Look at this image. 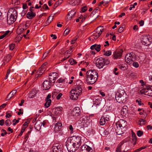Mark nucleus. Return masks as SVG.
I'll return each mask as SVG.
<instances>
[{
  "label": "nucleus",
  "instance_id": "22",
  "mask_svg": "<svg viewBox=\"0 0 152 152\" xmlns=\"http://www.w3.org/2000/svg\"><path fill=\"white\" fill-rule=\"evenodd\" d=\"M101 47V45L100 44L97 45L96 44H95L93 45H92L91 47V50L95 49L97 52H99L100 50V48Z\"/></svg>",
  "mask_w": 152,
  "mask_h": 152
},
{
  "label": "nucleus",
  "instance_id": "16",
  "mask_svg": "<svg viewBox=\"0 0 152 152\" xmlns=\"http://www.w3.org/2000/svg\"><path fill=\"white\" fill-rule=\"evenodd\" d=\"M35 15V8L33 7H31L29 9V19L33 18Z\"/></svg>",
  "mask_w": 152,
  "mask_h": 152
},
{
  "label": "nucleus",
  "instance_id": "42",
  "mask_svg": "<svg viewBox=\"0 0 152 152\" xmlns=\"http://www.w3.org/2000/svg\"><path fill=\"white\" fill-rule=\"evenodd\" d=\"M148 96H152V86H148Z\"/></svg>",
  "mask_w": 152,
  "mask_h": 152
},
{
  "label": "nucleus",
  "instance_id": "17",
  "mask_svg": "<svg viewBox=\"0 0 152 152\" xmlns=\"http://www.w3.org/2000/svg\"><path fill=\"white\" fill-rule=\"evenodd\" d=\"M28 132L26 134L25 136V140H24L23 145L24 147H25L24 149L25 150H27V149H28V141H27L28 140Z\"/></svg>",
  "mask_w": 152,
  "mask_h": 152
},
{
  "label": "nucleus",
  "instance_id": "56",
  "mask_svg": "<svg viewBox=\"0 0 152 152\" xmlns=\"http://www.w3.org/2000/svg\"><path fill=\"white\" fill-rule=\"evenodd\" d=\"M62 2V0H58L57 1L55 4V6L56 7L59 5L61 4Z\"/></svg>",
  "mask_w": 152,
  "mask_h": 152
},
{
  "label": "nucleus",
  "instance_id": "47",
  "mask_svg": "<svg viewBox=\"0 0 152 152\" xmlns=\"http://www.w3.org/2000/svg\"><path fill=\"white\" fill-rule=\"evenodd\" d=\"M117 129H118V130H120L122 129V128H124L125 126H123L122 124L121 123H119L117 124Z\"/></svg>",
  "mask_w": 152,
  "mask_h": 152
},
{
  "label": "nucleus",
  "instance_id": "31",
  "mask_svg": "<svg viewBox=\"0 0 152 152\" xmlns=\"http://www.w3.org/2000/svg\"><path fill=\"white\" fill-rule=\"evenodd\" d=\"M28 6L27 4L25 3L23 4V8L24 10L23 11L22 14H25L27 12Z\"/></svg>",
  "mask_w": 152,
  "mask_h": 152
},
{
  "label": "nucleus",
  "instance_id": "48",
  "mask_svg": "<svg viewBox=\"0 0 152 152\" xmlns=\"http://www.w3.org/2000/svg\"><path fill=\"white\" fill-rule=\"evenodd\" d=\"M146 121L145 120L143 119H141L139 121V124L140 126H142L145 124Z\"/></svg>",
  "mask_w": 152,
  "mask_h": 152
},
{
  "label": "nucleus",
  "instance_id": "2",
  "mask_svg": "<svg viewBox=\"0 0 152 152\" xmlns=\"http://www.w3.org/2000/svg\"><path fill=\"white\" fill-rule=\"evenodd\" d=\"M98 77V73L94 69H91L86 72V80L87 83L93 84L96 81Z\"/></svg>",
  "mask_w": 152,
  "mask_h": 152
},
{
  "label": "nucleus",
  "instance_id": "24",
  "mask_svg": "<svg viewBox=\"0 0 152 152\" xmlns=\"http://www.w3.org/2000/svg\"><path fill=\"white\" fill-rule=\"evenodd\" d=\"M123 51L122 50L116 51L114 54V57L115 58H117L121 56Z\"/></svg>",
  "mask_w": 152,
  "mask_h": 152
},
{
  "label": "nucleus",
  "instance_id": "38",
  "mask_svg": "<svg viewBox=\"0 0 152 152\" xmlns=\"http://www.w3.org/2000/svg\"><path fill=\"white\" fill-rule=\"evenodd\" d=\"M54 15H50L46 21V24L47 25L49 24L50 22L52 21Z\"/></svg>",
  "mask_w": 152,
  "mask_h": 152
},
{
  "label": "nucleus",
  "instance_id": "10",
  "mask_svg": "<svg viewBox=\"0 0 152 152\" xmlns=\"http://www.w3.org/2000/svg\"><path fill=\"white\" fill-rule=\"evenodd\" d=\"M53 152H62L63 145L58 144H56L52 148Z\"/></svg>",
  "mask_w": 152,
  "mask_h": 152
},
{
  "label": "nucleus",
  "instance_id": "6",
  "mask_svg": "<svg viewBox=\"0 0 152 152\" xmlns=\"http://www.w3.org/2000/svg\"><path fill=\"white\" fill-rule=\"evenodd\" d=\"M103 30V26H99L96 29V31L93 33L91 36L90 38L94 40L98 38L101 34Z\"/></svg>",
  "mask_w": 152,
  "mask_h": 152
},
{
  "label": "nucleus",
  "instance_id": "63",
  "mask_svg": "<svg viewBox=\"0 0 152 152\" xmlns=\"http://www.w3.org/2000/svg\"><path fill=\"white\" fill-rule=\"evenodd\" d=\"M62 95V94L61 93H59L57 95V96L56 97V98L57 100L59 99L61 97V96Z\"/></svg>",
  "mask_w": 152,
  "mask_h": 152
},
{
  "label": "nucleus",
  "instance_id": "34",
  "mask_svg": "<svg viewBox=\"0 0 152 152\" xmlns=\"http://www.w3.org/2000/svg\"><path fill=\"white\" fill-rule=\"evenodd\" d=\"M115 98L116 101L119 103H121V102H124L126 101V99H125V101H124V100L121 98L119 96V97L118 96V95H117V94H115Z\"/></svg>",
  "mask_w": 152,
  "mask_h": 152
},
{
  "label": "nucleus",
  "instance_id": "44",
  "mask_svg": "<svg viewBox=\"0 0 152 152\" xmlns=\"http://www.w3.org/2000/svg\"><path fill=\"white\" fill-rule=\"evenodd\" d=\"M69 61L71 65H74L77 64V62L73 58L69 59Z\"/></svg>",
  "mask_w": 152,
  "mask_h": 152
},
{
  "label": "nucleus",
  "instance_id": "64",
  "mask_svg": "<svg viewBox=\"0 0 152 152\" xmlns=\"http://www.w3.org/2000/svg\"><path fill=\"white\" fill-rule=\"evenodd\" d=\"M12 114L10 113H8V112H6V117L7 118H9L12 116Z\"/></svg>",
  "mask_w": 152,
  "mask_h": 152
},
{
  "label": "nucleus",
  "instance_id": "40",
  "mask_svg": "<svg viewBox=\"0 0 152 152\" xmlns=\"http://www.w3.org/2000/svg\"><path fill=\"white\" fill-rule=\"evenodd\" d=\"M106 122L105 120V119L104 118V117H102L99 121V124L101 125H104Z\"/></svg>",
  "mask_w": 152,
  "mask_h": 152
},
{
  "label": "nucleus",
  "instance_id": "51",
  "mask_svg": "<svg viewBox=\"0 0 152 152\" xmlns=\"http://www.w3.org/2000/svg\"><path fill=\"white\" fill-rule=\"evenodd\" d=\"M111 54V52L110 50H108L105 52L104 55L106 56H109Z\"/></svg>",
  "mask_w": 152,
  "mask_h": 152
},
{
  "label": "nucleus",
  "instance_id": "14",
  "mask_svg": "<svg viewBox=\"0 0 152 152\" xmlns=\"http://www.w3.org/2000/svg\"><path fill=\"white\" fill-rule=\"evenodd\" d=\"M42 87L44 90L49 89L51 87V82L47 80L44 81L42 84Z\"/></svg>",
  "mask_w": 152,
  "mask_h": 152
},
{
  "label": "nucleus",
  "instance_id": "25",
  "mask_svg": "<svg viewBox=\"0 0 152 152\" xmlns=\"http://www.w3.org/2000/svg\"><path fill=\"white\" fill-rule=\"evenodd\" d=\"M62 124L59 123L58 122L56 123L55 125L54 130L56 132L59 131L61 129Z\"/></svg>",
  "mask_w": 152,
  "mask_h": 152
},
{
  "label": "nucleus",
  "instance_id": "35",
  "mask_svg": "<svg viewBox=\"0 0 152 152\" xmlns=\"http://www.w3.org/2000/svg\"><path fill=\"white\" fill-rule=\"evenodd\" d=\"M119 68L122 70H126L127 68V66L126 64H120L119 65Z\"/></svg>",
  "mask_w": 152,
  "mask_h": 152
},
{
  "label": "nucleus",
  "instance_id": "37",
  "mask_svg": "<svg viewBox=\"0 0 152 152\" xmlns=\"http://www.w3.org/2000/svg\"><path fill=\"white\" fill-rule=\"evenodd\" d=\"M48 79H49V80L48 81L52 83H54L55 82V80L56 78H54V77L50 74H49V75L48 76Z\"/></svg>",
  "mask_w": 152,
  "mask_h": 152
},
{
  "label": "nucleus",
  "instance_id": "21",
  "mask_svg": "<svg viewBox=\"0 0 152 152\" xmlns=\"http://www.w3.org/2000/svg\"><path fill=\"white\" fill-rule=\"evenodd\" d=\"M116 94H117V95L119 97V96L124 100L126 98V94L124 91H121L120 92H118Z\"/></svg>",
  "mask_w": 152,
  "mask_h": 152
},
{
  "label": "nucleus",
  "instance_id": "59",
  "mask_svg": "<svg viewBox=\"0 0 152 152\" xmlns=\"http://www.w3.org/2000/svg\"><path fill=\"white\" fill-rule=\"evenodd\" d=\"M132 65L135 68H137L139 67V64L137 62H133Z\"/></svg>",
  "mask_w": 152,
  "mask_h": 152
},
{
  "label": "nucleus",
  "instance_id": "39",
  "mask_svg": "<svg viewBox=\"0 0 152 152\" xmlns=\"http://www.w3.org/2000/svg\"><path fill=\"white\" fill-rule=\"evenodd\" d=\"M46 102L45 103L44 106L45 108H48L50 106L51 101V99H48V100H46Z\"/></svg>",
  "mask_w": 152,
  "mask_h": 152
},
{
  "label": "nucleus",
  "instance_id": "27",
  "mask_svg": "<svg viewBox=\"0 0 152 152\" xmlns=\"http://www.w3.org/2000/svg\"><path fill=\"white\" fill-rule=\"evenodd\" d=\"M42 123L40 121H37L34 125L35 129L37 130L40 129L42 127Z\"/></svg>",
  "mask_w": 152,
  "mask_h": 152
},
{
  "label": "nucleus",
  "instance_id": "3",
  "mask_svg": "<svg viewBox=\"0 0 152 152\" xmlns=\"http://www.w3.org/2000/svg\"><path fill=\"white\" fill-rule=\"evenodd\" d=\"M17 17V11L14 8H11L10 9L7 13V23L9 24H12L16 20Z\"/></svg>",
  "mask_w": 152,
  "mask_h": 152
},
{
  "label": "nucleus",
  "instance_id": "28",
  "mask_svg": "<svg viewBox=\"0 0 152 152\" xmlns=\"http://www.w3.org/2000/svg\"><path fill=\"white\" fill-rule=\"evenodd\" d=\"M68 130L70 133L73 134L75 133V129L74 126L72 125H70L68 128Z\"/></svg>",
  "mask_w": 152,
  "mask_h": 152
},
{
  "label": "nucleus",
  "instance_id": "60",
  "mask_svg": "<svg viewBox=\"0 0 152 152\" xmlns=\"http://www.w3.org/2000/svg\"><path fill=\"white\" fill-rule=\"evenodd\" d=\"M116 130V132H117V134L118 135H121L124 133V132H123L122 131L120 132V130H118V129H117Z\"/></svg>",
  "mask_w": 152,
  "mask_h": 152
},
{
  "label": "nucleus",
  "instance_id": "13",
  "mask_svg": "<svg viewBox=\"0 0 152 152\" xmlns=\"http://www.w3.org/2000/svg\"><path fill=\"white\" fill-rule=\"evenodd\" d=\"M80 152H93L92 149L89 146L84 145L81 147Z\"/></svg>",
  "mask_w": 152,
  "mask_h": 152
},
{
  "label": "nucleus",
  "instance_id": "23",
  "mask_svg": "<svg viewBox=\"0 0 152 152\" xmlns=\"http://www.w3.org/2000/svg\"><path fill=\"white\" fill-rule=\"evenodd\" d=\"M16 92V90H14L11 91L7 95L6 98V100H8L10 99L15 95Z\"/></svg>",
  "mask_w": 152,
  "mask_h": 152
},
{
  "label": "nucleus",
  "instance_id": "52",
  "mask_svg": "<svg viewBox=\"0 0 152 152\" xmlns=\"http://www.w3.org/2000/svg\"><path fill=\"white\" fill-rule=\"evenodd\" d=\"M50 74V75H52L54 77V78H55L56 79L57 78L58 76V73L56 72L51 73Z\"/></svg>",
  "mask_w": 152,
  "mask_h": 152
},
{
  "label": "nucleus",
  "instance_id": "41",
  "mask_svg": "<svg viewBox=\"0 0 152 152\" xmlns=\"http://www.w3.org/2000/svg\"><path fill=\"white\" fill-rule=\"evenodd\" d=\"M25 31L23 28L19 27L18 28L17 32L18 34H20L22 33H24Z\"/></svg>",
  "mask_w": 152,
  "mask_h": 152
},
{
  "label": "nucleus",
  "instance_id": "45",
  "mask_svg": "<svg viewBox=\"0 0 152 152\" xmlns=\"http://www.w3.org/2000/svg\"><path fill=\"white\" fill-rule=\"evenodd\" d=\"M23 37V35L21 36L20 34H19L16 37L15 39V41L16 42H19L20 40Z\"/></svg>",
  "mask_w": 152,
  "mask_h": 152
},
{
  "label": "nucleus",
  "instance_id": "32",
  "mask_svg": "<svg viewBox=\"0 0 152 152\" xmlns=\"http://www.w3.org/2000/svg\"><path fill=\"white\" fill-rule=\"evenodd\" d=\"M80 2V0H73L69 2L70 4L72 6L78 5Z\"/></svg>",
  "mask_w": 152,
  "mask_h": 152
},
{
  "label": "nucleus",
  "instance_id": "12",
  "mask_svg": "<svg viewBox=\"0 0 152 152\" xmlns=\"http://www.w3.org/2000/svg\"><path fill=\"white\" fill-rule=\"evenodd\" d=\"M80 114V110L78 107L74 108L71 112V115L75 117H77Z\"/></svg>",
  "mask_w": 152,
  "mask_h": 152
},
{
  "label": "nucleus",
  "instance_id": "8",
  "mask_svg": "<svg viewBox=\"0 0 152 152\" xmlns=\"http://www.w3.org/2000/svg\"><path fill=\"white\" fill-rule=\"evenodd\" d=\"M141 41L143 45L147 46L151 44V39L147 36L144 35L141 37Z\"/></svg>",
  "mask_w": 152,
  "mask_h": 152
},
{
  "label": "nucleus",
  "instance_id": "57",
  "mask_svg": "<svg viewBox=\"0 0 152 152\" xmlns=\"http://www.w3.org/2000/svg\"><path fill=\"white\" fill-rule=\"evenodd\" d=\"M15 47V44H11L9 45L10 50H13Z\"/></svg>",
  "mask_w": 152,
  "mask_h": 152
},
{
  "label": "nucleus",
  "instance_id": "50",
  "mask_svg": "<svg viewBox=\"0 0 152 152\" xmlns=\"http://www.w3.org/2000/svg\"><path fill=\"white\" fill-rule=\"evenodd\" d=\"M28 121H26L25 122L23 125L22 128L25 130L26 128L28 126Z\"/></svg>",
  "mask_w": 152,
  "mask_h": 152
},
{
  "label": "nucleus",
  "instance_id": "1",
  "mask_svg": "<svg viewBox=\"0 0 152 152\" xmlns=\"http://www.w3.org/2000/svg\"><path fill=\"white\" fill-rule=\"evenodd\" d=\"M81 137L73 136L68 138L66 142V146L69 152H75L79 148L81 144Z\"/></svg>",
  "mask_w": 152,
  "mask_h": 152
},
{
  "label": "nucleus",
  "instance_id": "4",
  "mask_svg": "<svg viewBox=\"0 0 152 152\" xmlns=\"http://www.w3.org/2000/svg\"><path fill=\"white\" fill-rule=\"evenodd\" d=\"M109 61L107 59L100 57L98 58L96 61V66L99 69H102L103 66L108 64Z\"/></svg>",
  "mask_w": 152,
  "mask_h": 152
},
{
  "label": "nucleus",
  "instance_id": "46",
  "mask_svg": "<svg viewBox=\"0 0 152 152\" xmlns=\"http://www.w3.org/2000/svg\"><path fill=\"white\" fill-rule=\"evenodd\" d=\"M140 83L141 84V86H142V88H145V87H147L146 85L145 82H144L143 80H140Z\"/></svg>",
  "mask_w": 152,
  "mask_h": 152
},
{
  "label": "nucleus",
  "instance_id": "29",
  "mask_svg": "<svg viewBox=\"0 0 152 152\" xmlns=\"http://www.w3.org/2000/svg\"><path fill=\"white\" fill-rule=\"evenodd\" d=\"M11 56L10 55H7L4 57L3 61L5 65V63H7L11 59Z\"/></svg>",
  "mask_w": 152,
  "mask_h": 152
},
{
  "label": "nucleus",
  "instance_id": "49",
  "mask_svg": "<svg viewBox=\"0 0 152 152\" xmlns=\"http://www.w3.org/2000/svg\"><path fill=\"white\" fill-rule=\"evenodd\" d=\"M76 12V11L75 10H73L69 11L68 13V14H70L72 17H73L75 15Z\"/></svg>",
  "mask_w": 152,
  "mask_h": 152
},
{
  "label": "nucleus",
  "instance_id": "19",
  "mask_svg": "<svg viewBox=\"0 0 152 152\" xmlns=\"http://www.w3.org/2000/svg\"><path fill=\"white\" fill-rule=\"evenodd\" d=\"M80 122H81L80 123L81 125L83 126V127H86L88 126V123L85 117L81 118L80 119Z\"/></svg>",
  "mask_w": 152,
  "mask_h": 152
},
{
  "label": "nucleus",
  "instance_id": "61",
  "mask_svg": "<svg viewBox=\"0 0 152 152\" xmlns=\"http://www.w3.org/2000/svg\"><path fill=\"white\" fill-rule=\"evenodd\" d=\"M69 31L70 30L69 29L66 28L64 31V36H65L69 34Z\"/></svg>",
  "mask_w": 152,
  "mask_h": 152
},
{
  "label": "nucleus",
  "instance_id": "20",
  "mask_svg": "<svg viewBox=\"0 0 152 152\" xmlns=\"http://www.w3.org/2000/svg\"><path fill=\"white\" fill-rule=\"evenodd\" d=\"M127 145L126 142H121L117 148L116 151L118 152H121V150L122 149L124 148V146Z\"/></svg>",
  "mask_w": 152,
  "mask_h": 152
},
{
  "label": "nucleus",
  "instance_id": "30",
  "mask_svg": "<svg viewBox=\"0 0 152 152\" xmlns=\"http://www.w3.org/2000/svg\"><path fill=\"white\" fill-rule=\"evenodd\" d=\"M148 86H147L145 88H142L141 91V92L142 94L148 96Z\"/></svg>",
  "mask_w": 152,
  "mask_h": 152
},
{
  "label": "nucleus",
  "instance_id": "9",
  "mask_svg": "<svg viewBox=\"0 0 152 152\" xmlns=\"http://www.w3.org/2000/svg\"><path fill=\"white\" fill-rule=\"evenodd\" d=\"M47 63H44L39 69L37 72L35 76V78L37 77L39 75H41L44 72L47 65Z\"/></svg>",
  "mask_w": 152,
  "mask_h": 152
},
{
  "label": "nucleus",
  "instance_id": "62",
  "mask_svg": "<svg viewBox=\"0 0 152 152\" xmlns=\"http://www.w3.org/2000/svg\"><path fill=\"white\" fill-rule=\"evenodd\" d=\"M50 50L46 51L45 53H44L43 57L44 58H46V57L47 56L48 54L50 53Z\"/></svg>",
  "mask_w": 152,
  "mask_h": 152
},
{
  "label": "nucleus",
  "instance_id": "33",
  "mask_svg": "<svg viewBox=\"0 0 152 152\" xmlns=\"http://www.w3.org/2000/svg\"><path fill=\"white\" fill-rule=\"evenodd\" d=\"M37 93V91L35 89H33L29 94V98H32L34 97Z\"/></svg>",
  "mask_w": 152,
  "mask_h": 152
},
{
  "label": "nucleus",
  "instance_id": "55",
  "mask_svg": "<svg viewBox=\"0 0 152 152\" xmlns=\"http://www.w3.org/2000/svg\"><path fill=\"white\" fill-rule=\"evenodd\" d=\"M136 102L138 103L139 105H143V103L142 102L140 99H137L136 100Z\"/></svg>",
  "mask_w": 152,
  "mask_h": 152
},
{
  "label": "nucleus",
  "instance_id": "5",
  "mask_svg": "<svg viewBox=\"0 0 152 152\" xmlns=\"http://www.w3.org/2000/svg\"><path fill=\"white\" fill-rule=\"evenodd\" d=\"M83 92L76 88L72 89L70 92V97L71 99L73 100L77 99L78 96Z\"/></svg>",
  "mask_w": 152,
  "mask_h": 152
},
{
  "label": "nucleus",
  "instance_id": "7",
  "mask_svg": "<svg viewBox=\"0 0 152 152\" xmlns=\"http://www.w3.org/2000/svg\"><path fill=\"white\" fill-rule=\"evenodd\" d=\"M135 55L133 53H130L127 54L125 57V62L127 64H131L135 60Z\"/></svg>",
  "mask_w": 152,
  "mask_h": 152
},
{
  "label": "nucleus",
  "instance_id": "53",
  "mask_svg": "<svg viewBox=\"0 0 152 152\" xmlns=\"http://www.w3.org/2000/svg\"><path fill=\"white\" fill-rule=\"evenodd\" d=\"M11 121L10 119L6 120L5 122V124L7 126H9L11 124Z\"/></svg>",
  "mask_w": 152,
  "mask_h": 152
},
{
  "label": "nucleus",
  "instance_id": "11",
  "mask_svg": "<svg viewBox=\"0 0 152 152\" xmlns=\"http://www.w3.org/2000/svg\"><path fill=\"white\" fill-rule=\"evenodd\" d=\"M76 83L77 85V86L75 88H77L81 91H83L84 92L85 91L84 84L82 81L79 80H77L76 81Z\"/></svg>",
  "mask_w": 152,
  "mask_h": 152
},
{
  "label": "nucleus",
  "instance_id": "36",
  "mask_svg": "<svg viewBox=\"0 0 152 152\" xmlns=\"http://www.w3.org/2000/svg\"><path fill=\"white\" fill-rule=\"evenodd\" d=\"M127 110L126 109V107H124L121 110V115L123 116H125L126 115L127 113Z\"/></svg>",
  "mask_w": 152,
  "mask_h": 152
},
{
  "label": "nucleus",
  "instance_id": "43",
  "mask_svg": "<svg viewBox=\"0 0 152 152\" xmlns=\"http://www.w3.org/2000/svg\"><path fill=\"white\" fill-rule=\"evenodd\" d=\"M28 28V22L27 21L23 23V28L25 30H26Z\"/></svg>",
  "mask_w": 152,
  "mask_h": 152
},
{
  "label": "nucleus",
  "instance_id": "26",
  "mask_svg": "<svg viewBox=\"0 0 152 152\" xmlns=\"http://www.w3.org/2000/svg\"><path fill=\"white\" fill-rule=\"evenodd\" d=\"M63 108L61 107H57L56 109L55 113L57 115H59L61 114Z\"/></svg>",
  "mask_w": 152,
  "mask_h": 152
},
{
  "label": "nucleus",
  "instance_id": "15",
  "mask_svg": "<svg viewBox=\"0 0 152 152\" xmlns=\"http://www.w3.org/2000/svg\"><path fill=\"white\" fill-rule=\"evenodd\" d=\"M74 47L72 46L70 48V51L67 50L66 51L64 54L65 57L64 58L62 59L61 61H64L67 59L70 56V54L73 51Z\"/></svg>",
  "mask_w": 152,
  "mask_h": 152
},
{
  "label": "nucleus",
  "instance_id": "18",
  "mask_svg": "<svg viewBox=\"0 0 152 152\" xmlns=\"http://www.w3.org/2000/svg\"><path fill=\"white\" fill-rule=\"evenodd\" d=\"M87 17V14L81 15L78 18L76 19V22H78L80 21V23H82L85 21Z\"/></svg>",
  "mask_w": 152,
  "mask_h": 152
},
{
  "label": "nucleus",
  "instance_id": "58",
  "mask_svg": "<svg viewBox=\"0 0 152 152\" xmlns=\"http://www.w3.org/2000/svg\"><path fill=\"white\" fill-rule=\"evenodd\" d=\"M137 134L138 136L140 137L143 134V132L140 130H139L137 131Z\"/></svg>",
  "mask_w": 152,
  "mask_h": 152
},
{
  "label": "nucleus",
  "instance_id": "54",
  "mask_svg": "<svg viewBox=\"0 0 152 152\" xmlns=\"http://www.w3.org/2000/svg\"><path fill=\"white\" fill-rule=\"evenodd\" d=\"M137 3L136 2L134 3L133 5H131L130 7L129 8V9L130 10H132V8H134L135 7V6L137 5Z\"/></svg>",
  "mask_w": 152,
  "mask_h": 152
}]
</instances>
